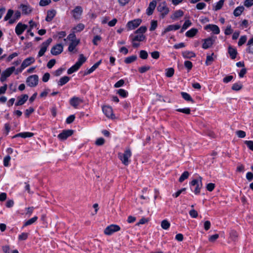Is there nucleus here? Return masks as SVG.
<instances>
[{"instance_id": "obj_15", "label": "nucleus", "mask_w": 253, "mask_h": 253, "mask_svg": "<svg viewBox=\"0 0 253 253\" xmlns=\"http://www.w3.org/2000/svg\"><path fill=\"white\" fill-rule=\"evenodd\" d=\"M157 5V1L156 0H153L150 2L149 6L147 9L146 13L148 15H151L153 14L154 10L155 9Z\"/></svg>"}, {"instance_id": "obj_59", "label": "nucleus", "mask_w": 253, "mask_h": 253, "mask_svg": "<svg viewBox=\"0 0 253 253\" xmlns=\"http://www.w3.org/2000/svg\"><path fill=\"white\" fill-rule=\"evenodd\" d=\"M184 66L186 68L188 69V70H190L192 69L193 64L190 61H185L184 62Z\"/></svg>"}, {"instance_id": "obj_27", "label": "nucleus", "mask_w": 253, "mask_h": 253, "mask_svg": "<svg viewBox=\"0 0 253 253\" xmlns=\"http://www.w3.org/2000/svg\"><path fill=\"white\" fill-rule=\"evenodd\" d=\"M183 15V12L181 10H178L175 11L172 15L171 16V18L173 20H175L179 17H182Z\"/></svg>"}, {"instance_id": "obj_28", "label": "nucleus", "mask_w": 253, "mask_h": 253, "mask_svg": "<svg viewBox=\"0 0 253 253\" xmlns=\"http://www.w3.org/2000/svg\"><path fill=\"white\" fill-rule=\"evenodd\" d=\"M244 7L243 6H238L235 8L233 12V14L235 16L237 17L240 16L243 12Z\"/></svg>"}, {"instance_id": "obj_7", "label": "nucleus", "mask_w": 253, "mask_h": 253, "mask_svg": "<svg viewBox=\"0 0 253 253\" xmlns=\"http://www.w3.org/2000/svg\"><path fill=\"white\" fill-rule=\"evenodd\" d=\"M120 230L119 226L115 224H112L107 226L104 230V234L107 235H110L113 233L118 231Z\"/></svg>"}, {"instance_id": "obj_22", "label": "nucleus", "mask_w": 253, "mask_h": 253, "mask_svg": "<svg viewBox=\"0 0 253 253\" xmlns=\"http://www.w3.org/2000/svg\"><path fill=\"white\" fill-rule=\"evenodd\" d=\"M228 53L229 54L231 58L232 59H234L237 56V51L235 48L229 46L228 47Z\"/></svg>"}, {"instance_id": "obj_52", "label": "nucleus", "mask_w": 253, "mask_h": 253, "mask_svg": "<svg viewBox=\"0 0 253 253\" xmlns=\"http://www.w3.org/2000/svg\"><path fill=\"white\" fill-rule=\"evenodd\" d=\"M84 28V25L82 23H79L77 25L76 27L74 28V29L76 31V32H79L83 30Z\"/></svg>"}, {"instance_id": "obj_23", "label": "nucleus", "mask_w": 253, "mask_h": 253, "mask_svg": "<svg viewBox=\"0 0 253 253\" xmlns=\"http://www.w3.org/2000/svg\"><path fill=\"white\" fill-rule=\"evenodd\" d=\"M15 70V68L14 66L9 67L6 69L5 71H4L2 73V74H3L6 78H8L12 74V73Z\"/></svg>"}, {"instance_id": "obj_25", "label": "nucleus", "mask_w": 253, "mask_h": 253, "mask_svg": "<svg viewBox=\"0 0 253 253\" xmlns=\"http://www.w3.org/2000/svg\"><path fill=\"white\" fill-rule=\"evenodd\" d=\"M198 30L196 28H192L190 30L188 31L186 34L185 35L186 37L189 38H192L194 37L197 33H198Z\"/></svg>"}, {"instance_id": "obj_26", "label": "nucleus", "mask_w": 253, "mask_h": 253, "mask_svg": "<svg viewBox=\"0 0 253 253\" xmlns=\"http://www.w3.org/2000/svg\"><path fill=\"white\" fill-rule=\"evenodd\" d=\"M101 60H100L99 61L97 62L95 64H94L90 69H89L86 72L84 73V75L90 74L92 72H93L101 64Z\"/></svg>"}, {"instance_id": "obj_18", "label": "nucleus", "mask_w": 253, "mask_h": 253, "mask_svg": "<svg viewBox=\"0 0 253 253\" xmlns=\"http://www.w3.org/2000/svg\"><path fill=\"white\" fill-rule=\"evenodd\" d=\"M35 58L33 57H29L26 58L22 62L21 66L23 68H25L35 62Z\"/></svg>"}, {"instance_id": "obj_48", "label": "nucleus", "mask_w": 253, "mask_h": 253, "mask_svg": "<svg viewBox=\"0 0 253 253\" xmlns=\"http://www.w3.org/2000/svg\"><path fill=\"white\" fill-rule=\"evenodd\" d=\"M78 44V42H72L69 45L68 50L70 52L73 51Z\"/></svg>"}, {"instance_id": "obj_37", "label": "nucleus", "mask_w": 253, "mask_h": 253, "mask_svg": "<svg viewBox=\"0 0 253 253\" xmlns=\"http://www.w3.org/2000/svg\"><path fill=\"white\" fill-rule=\"evenodd\" d=\"M80 68V67L78 65L75 64L73 66H72L68 70L67 73L68 74H71L74 72L77 71Z\"/></svg>"}, {"instance_id": "obj_43", "label": "nucleus", "mask_w": 253, "mask_h": 253, "mask_svg": "<svg viewBox=\"0 0 253 253\" xmlns=\"http://www.w3.org/2000/svg\"><path fill=\"white\" fill-rule=\"evenodd\" d=\"M117 93L123 97H126L128 95V92L124 89H119L118 90Z\"/></svg>"}, {"instance_id": "obj_38", "label": "nucleus", "mask_w": 253, "mask_h": 253, "mask_svg": "<svg viewBox=\"0 0 253 253\" xmlns=\"http://www.w3.org/2000/svg\"><path fill=\"white\" fill-rule=\"evenodd\" d=\"M37 219H38L37 216H35L33 217V218L26 221L24 224V226H27L32 224L33 223L35 222Z\"/></svg>"}, {"instance_id": "obj_44", "label": "nucleus", "mask_w": 253, "mask_h": 253, "mask_svg": "<svg viewBox=\"0 0 253 253\" xmlns=\"http://www.w3.org/2000/svg\"><path fill=\"white\" fill-rule=\"evenodd\" d=\"M147 30V27L145 26H141L137 30L135 31V33L143 34L145 33Z\"/></svg>"}, {"instance_id": "obj_9", "label": "nucleus", "mask_w": 253, "mask_h": 253, "mask_svg": "<svg viewBox=\"0 0 253 253\" xmlns=\"http://www.w3.org/2000/svg\"><path fill=\"white\" fill-rule=\"evenodd\" d=\"M74 131L72 129L63 130L61 133L58 135V138L61 140H66L68 137L73 134Z\"/></svg>"}, {"instance_id": "obj_6", "label": "nucleus", "mask_w": 253, "mask_h": 253, "mask_svg": "<svg viewBox=\"0 0 253 253\" xmlns=\"http://www.w3.org/2000/svg\"><path fill=\"white\" fill-rule=\"evenodd\" d=\"M83 9L82 6H77L73 9L71 12L73 17L76 20H79L82 15Z\"/></svg>"}, {"instance_id": "obj_13", "label": "nucleus", "mask_w": 253, "mask_h": 253, "mask_svg": "<svg viewBox=\"0 0 253 253\" xmlns=\"http://www.w3.org/2000/svg\"><path fill=\"white\" fill-rule=\"evenodd\" d=\"M83 102L81 98L74 96L70 100V104L71 106L76 108L77 106Z\"/></svg>"}, {"instance_id": "obj_11", "label": "nucleus", "mask_w": 253, "mask_h": 253, "mask_svg": "<svg viewBox=\"0 0 253 253\" xmlns=\"http://www.w3.org/2000/svg\"><path fill=\"white\" fill-rule=\"evenodd\" d=\"M27 28L28 26L27 25L19 22L15 27V33L17 35H20Z\"/></svg>"}, {"instance_id": "obj_30", "label": "nucleus", "mask_w": 253, "mask_h": 253, "mask_svg": "<svg viewBox=\"0 0 253 253\" xmlns=\"http://www.w3.org/2000/svg\"><path fill=\"white\" fill-rule=\"evenodd\" d=\"M181 95L182 98L184 100H185L186 101H190L192 103H194V100L192 98L191 96L188 93H187V92H181Z\"/></svg>"}, {"instance_id": "obj_39", "label": "nucleus", "mask_w": 253, "mask_h": 253, "mask_svg": "<svg viewBox=\"0 0 253 253\" xmlns=\"http://www.w3.org/2000/svg\"><path fill=\"white\" fill-rule=\"evenodd\" d=\"M161 227L165 230H167L170 227V223L166 219L163 220L161 222Z\"/></svg>"}, {"instance_id": "obj_12", "label": "nucleus", "mask_w": 253, "mask_h": 253, "mask_svg": "<svg viewBox=\"0 0 253 253\" xmlns=\"http://www.w3.org/2000/svg\"><path fill=\"white\" fill-rule=\"evenodd\" d=\"M204 29L206 30H210L211 31L213 34H219L220 33V30H219V27L216 25H214V24H208V25H207Z\"/></svg>"}, {"instance_id": "obj_45", "label": "nucleus", "mask_w": 253, "mask_h": 253, "mask_svg": "<svg viewBox=\"0 0 253 253\" xmlns=\"http://www.w3.org/2000/svg\"><path fill=\"white\" fill-rule=\"evenodd\" d=\"M139 56L142 59H146L148 58V54L146 51L141 50L139 52Z\"/></svg>"}, {"instance_id": "obj_2", "label": "nucleus", "mask_w": 253, "mask_h": 253, "mask_svg": "<svg viewBox=\"0 0 253 253\" xmlns=\"http://www.w3.org/2000/svg\"><path fill=\"white\" fill-rule=\"evenodd\" d=\"M131 155V152L130 150L128 148L127 149L125 153L122 154L121 153L119 154V158L122 161V163L126 166L128 165L129 163L128 158L130 157Z\"/></svg>"}, {"instance_id": "obj_56", "label": "nucleus", "mask_w": 253, "mask_h": 253, "mask_svg": "<svg viewBox=\"0 0 253 253\" xmlns=\"http://www.w3.org/2000/svg\"><path fill=\"white\" fill-rule=\"evenodd\" d=\"M51 2V0H41L39 3L40 6H44L48 5Z\"/></svg>"}, {"instance_id": "obj_46", "label": "nucleus", "mask_w": 253, "mask_h": 253, "mask_svg": "<svg viewBox=\"0 0 253 253\" xmlns=\"http://www.w3.org/2000/svg\"><path fill=\"white\" fill-rule=\"evenodd\" d=\"M214 55V53H212L211 55H207L206 61V64L207 66L210 65L211 63L213 61V58H212V56Z\"/></svg>"}, {"instance_id": "obj_40", "label": "nucleus", "mask_w": 253, "mask_h": 253, "mask_svg": "<svg viewBox=\"0 0 253 253\" xmlns=\"http://www.w3.org/2000/svg\"><path fill=\"white\" fill-rule=\"evenodd\" d=\"M166 71V76L167 77L170 78L173 76L174 73V70L173 68H168Z\"/></svg>"}, {"instance_id": "obj_42", "label": "nucleus", "mask_w": 253, "mask_h": 253, "mask_svg": "<svg viewBox=\"0 0 253 253\" xmlns=\"http://www.w3.org/2000/svg\"><path fill=\"white\" fill-rule=\"evenodd\" d=\"M243 85L240 83L234 84L232 86V89L235 91L240 90L242 88Z\"/></svg>"}, {"instance_id": "obj_16", "label": "nucleus", "mask_w": 253, "mask_h": 253, "mask_svg": "<svg viewBox=\"0 0 253 253\" xmlns=\"http://www.w3.org/2000/svg\"><path fill=\"white\" fill-rule=\"evenodd\" d=\"M18 101L16 102V106H20L24 104L28 99V95L27 94H23L20 96L18 97Z\"/></svg>"}, {"instance_id": "obj_17", "label": "nucleus", "mask_w": 253, "mask_h": 253, "mask_svg": "<svg viewBox=\"0 0 253 253\" xmlns=\"http://www.w3.org/2000/svg\"><path fill=\"white\" fill-rule=\"evenodd\" d=\"M180 28L179 25H169L165 29L164 31L162 33V36H164L167 32L177 30Z\"/></svg>"}, {"instance_id": "obj_29", "label": "nucleus", "mask_w": 253, "mask_h": 253, "mask_svg": "<svg viewBox=\"0 0 253 253\" xmlns=\"http://www.w3.org/2000/svg\"><path fill=\"white\" fill-rule=\"evenodd\" d=\"M70 77L68 76H64L60 79L58 82V84L59 86H62L68 83Z\"/></svg>"}, {"instance_id": "obj_47", "label": "nucleus", "mask_w": 253, "mask_h": 253, "mask_svg": "<svg viewBox=\"0 0 253 253\" xmlns=\"http://www.w3.org/2000/svg\"><path fill=\"white\" fill-rule=\"evenodd\" d=\"M176 111L183 113L186 114H190L191 112V110L189 108H185L183 109H177L176 110Z\"/></svg>"}, {"instance_id": "obj_10", "label": "nucleus", "mask_w": 253, "mask_h": 253, "mask_svg": "<svg viewBox=\"0 0 253 253\" xmlns=\"http://www.w3.org/2000/svg\"><path fill=\"white\" fill-rule=\"evenodd\" d=\"M63 50V46L62 44L58 43L53 46L50 50L51 53L53 55L60 54Z\"/></svg>"}, {"instance_id": "obj_57", "label": "nucleus", "mask_w": 253, "mask_h": 253, "mask_svg": "<svg viewBox=\"0 0 253 253\" xmlns=\"http://www.w3.org/2000/svg\"><path fill=\"white\" fill-rule=\"evenodd\" d=\"M55 63H56L55 59H51L48 62V63L47 64V67L49 69H51L55 65Z\"/></svg>"}, {"instance_id": "obj_55", "label": "nucleus", "mask_w": 253, "mask_h": 253, "mask_svg": "<svg viewBox=\"0 0 253 253\" xmlns=\"http://www.w3.org/2000/svg\"><path fill=\"white\" fill-rule=\"evenodd\" d=\"M10 159H11V158L9 155H7L4 158L3 165L5 167H8L9 166V163Z\"/></svg>"}, {"instance_id": "obj_21", "label": "nucleus", "mask_w": 253, "mask_h": 253, "mask_svg": "<svg viewBox=\"0 0 253 253\" xmlns=\"http://www.w3.org/2000/svg\"><path fill=\"white\" fill-rule=\"evenodd\" d=\"M56 13V10L54 9L47 11L45 20L47 22L51 21L55 16Z\"/></svg>"}, {"instance_id": "obj_62", "label": "nucleus", "mask_w": 253, "mask_h": 253, "mask_svg": "<svg viewBox=\"0 0 253 253\" xmlns=\"http://www.w3.org/2000/svg\"><path fill=\"white\" fill-rule=\"evenodd\" d=\"M28 234L27 233H22L18 236V239L19 240H25L28 238Z\"/></svg>"}, {"instance_id": "obj_31", "label": "nucleus", "mask_w": 253, "mask_h": 253, "mask_svg": "<svg viewBox=\"0 0 253 253\" xmlns=\"http://www.w3.org/2000/svg\"><path fill=\"white\" fill-rule=\"evenodd\" d=\"M145 36L143 34L137 35L134 37H133L132 39V42H134L135 41L142 42L145 39Z\"/></svg>"}, {"instance_id": "obj_60", "label": "nucleus", "mask_w": 253, "mask_h": 253, "mask_svg": "<svg viewBox=\"0 0 253 253\" xmlns=\"http://www.w3.org/2000/svg\"><path fill=\"white\" fill-rule=\"evenodd\" d=\"M34 112V109L33 107H30L25 111V115L26 117H28L31 114Z\"/></svg>"}, {"instance_id": "obj_1", "label": "nucleus", "mask_w": 253, "mask_h": 253, "mask_svg": "<svg viewBox=\"0 0 253 253\" xmlns=\"http://www.w3.org/2000/svg\"><path fill=\"white\" fill-rule=\"evenodd\" d=\"M202 180V177L201 176H199V179H193L190 183L191 190H193L194 192L196 195H198L200 193V190L203 185Z\"/></svg>"}, {"instance_id": "obj_32", "label": "nucleus", "mask_w": 253, "mask_h": 253, "mask_svg": "<svg viewBox=\"0 0 253 253\" xmlns=\"http://www.w3.org/2000/svg\"><path fill=\"white\" fill-rule=\"evenodd\" d=\"M86 59V58L84 56V55L81 54L80 55L78 61L75 64L80 67L82 64L85 62Z\"/></svg>"}, {"instance_id": "obj_19", "label": "nucleus", "mask_w": 253, "mask_h": 253, "mask_svg": "<svg viewBox=\"0 0 253 253\" xmlns=\"http://www.w3.org/2000/svg\"><path fill=\"white\" fill-rule=\"evenodd\" d=\"M102 111L108 118H112L113 116V110L109 106H104L102 107Z\"/></svg>"}, {"instance_id": "obj_33", "label": "nucleus", "mask_w": 253, "mask_h": 253, "mask_svg": "<svg viewBox=\"0 0 253 253\" xmlns=\"http://www.w3.org/2000/svg\"><path fill=\"white\" fill-rule=\"evenodd\" d=\"M136 55H132L130 56H128L125 58V62L126 64H130L134 61H135L137 59Z\"/></svg>"}, {"instance_id": "obj_36", "label": "nucleus", "mask_w": 253, "mask_h": 253, "mask_svg": "<svg viewBox=\"0 0 253 253\" xmlns=\"http://www.w3.org/2000/svg\"><path fill=\"white\" fill-rule=\"evenodd\" d=\"M20 7L22 9L23 13L25 14H28L31 11L29 6L27 5L21 4Z\"/></svg>"}, {"instance_id": "obj_61", "label": "nucleus", "mask_w": 253, "mask_h": 253, "mask_svg": "<svg viewBox=\"0 0 253 253\" xmlns=\"http://www.w3.org/2000/svg\"><path fill=\"white\" fill-rule=\"evenodd\" d=\"M191 24L192 23L190 20H186L182 26V30H186L188 27L191 26Z\"/></svg>"}, {"instance_id": "obj_41", "label": "nucleus", "mask_w": 253, "mask_h": 253, "mask_svg": "<svg viewBox=\"0 0 253 253\" xmlns=\"http://www.w3.org/2000/svg\"><path fill=\"white\" fill-rule=\"evenodd\" d=\"M189 175V173L187 171H184L180 176V177L179 178V181L180 182H182L183 181H184L185 179L188 178V176Z\"/></svg>"}, {"instance_id": "obj_58", "label": "nucleus", "mask_w": 253, "mask_h": 253, "mask_svg": "<svg viewBox=\"0 0 253 253\" xmlns=\"http://www.w3.org/2000/svg\"><path fill=\"white\" fill-rule=\"evenodd\" d=\"M215 188V184L212 183H210L207 185L206 188L209 191H212Z\"/></svg>"}, {"instance_id": "obj_3", "label": "nucleus", "mask_w": 253, "mask_h": 253, "mask_svg": "<svg viewBox=\"0 0 253 253\" xmlns=\"http://www.w3.org/2000/svg\"><path fill=\"white\" fill-rule=\"evenodd\" d=\"M157 10L159 12L161 13V16L163 18L167 15L169 11V8L167 6L166 1H163L159 3L157 7Z\"/></svg>"}, {"instance_id": "obj_35", "label": "nucleus", "mask_w": 253, "mask_h": 253, "mask_svg": "<svg viewBox=\"0 0 253 253\" xmlns=\"http://www.w3.org/2000/svg\"><path fill=\"white\" fill-rule=\"evenodd\" d=\"M224 0H220L218 2H217L215 6H213V10L214 11H217L220 9L224 3Z\"/></svg>"}, {"instance_id": "obj_53", "label": "nucleus", "mask_w": 253, "mask_h": 253, "mask_svg": "<svg viewBox=\"0 0 253 253\" xmlns=\"http://www.w3.org/2000/svg\"><path fill=\"white\" fill-rule=\"evenodd\" d=\"M101 37L100 36L96 35L94 37L92 40V42L94 45H97L98 44V42H100L101 40Z\"/></svg>"}, {"instance_id": "obj_14", "label": "nucleus", "mask_w": 253, "mask_h": 253, "mask_svg": "<svg viewBox=\"0 0 253 253\" xmlns=\"http://www.w3.org/2000/svg\"><path fill=\"white\" fill-rule=\"evenodd\" d=\"M204 41V42L202 45V47L204 49H208L211 47L214 42V40L212 38H208L205 39Z\"/></svg>"}, {"instance_id": "obj_20", "label": "nucleus", "mask_w": 253, "mask_h": 253, "mask_svg": "<svg viewBox=\"0 0 253 253\" xmlns=\"http://www.w3.org/2000/svg\"><path fill=\"white\" fill-rule=\"evenodd\" d=\"M34 135V133L30 132H24L17 133L12 137V138H15L18 137H21L24 138L27 137H31Z\"/></svg>"}, {"instance_id": "obj_54", "label": "nucleus", "mask_w": 253, "mask_h": 253, "mask_svg": "<svg viewBox=\"0 0 253 253\" xmlns=\"http://www.w3.org/2000/svg\"><path fill=\"white\" fill-rule=\"evenodd\" d=\"M157 27V21L153 20L151 22V27L150 28V31H154Z\"/></svg>"}, {"instance_id": "obj_64", "label": "nucleus", "mask_w": 253, "mask_h": 253, "mask_svg": "<svg viewBox=\"0 0 253 253\" xmlns=\"http://www.w3.org/2000/svg\"><path fill=\"white\" fill-rule=\"evenodd\" d=\"M248 47L246 49V51L248 53L253 54V44L247 45Z\"/></svg>"}, {"instance_id": "obj_5", "label": "nucleus", "mask_w": 253, "mask_h": 253, "mask_svg": "<svg viewBox=\"0 0 253 253\" xmlns=\"http://www.w3.org/2000/svg\"><path fill=\"white\" fill-rule=\"evenodd\" d=\"M52 40L51 38H48L45 42H43L41 45V48L39 51L38 56L41 57L43 56L47 50V48L49 45L52 42Z\"/></svg>"}, {"instance_id": "obj_24", "label": "nucleus", "mask_w": 253, "mask_h": 253, "mask_svg": "<svg viewBox=\"0 0 253 253\" xmlns=\"http://www.w3.org/2000/svg\"><path fill=\"white\" fill-rule=\"evenodd\" d=\"M182 54L184 58L190 59L192 57H195L196 54L194 52L190 51H185L182 52Z\"/></svg>"}, {"instance_id": "obj_49", "label": "nucleus", "mask_w": 253, "mask_h": 253, "mask_svg": "<svg viewBox=\"0 0 253 253\" xmlns=\"http://www.w3.org/2000/svg\"><path fill=\"white\" fill-rule=\"evenodd\" d=\"M13 14V10L9 9L7 11L6 15H5V16L4 18V20L7 21V20H9Z\"/></svg>"}, {"instance_id": "obj_51", "label": "nucleus", "mask_w": 253, "mask_h": 253, "mask_svg": "<svg viewBox=\"0 0 253 253\" xmlns=\"http://www.w3.org/2000/svg\"><path fill=\"white\" fill-rule=\"evenodd\" d=\"M150 69L149 66H144L140 67L138 69V71L140 73H144Z\"/></svg>"}, {"instance_id": "obj_8", "label": "nucleus", "mask_w": 253, "mask_h": 253, "mask_svg": "<svg viewBox=\"0 0 253 253\" xmlns=\"http://www.w3.org/2000/svg\"><path fill=\"white\" fill-rule=\"evenodd\" d=\"M141 22V19L139 18L136 19L129 21L126 24V27L128 30H133L139 26Z\"/></svg>"}, {"instance_id": "obj_50", "label": "nucleus", "mask_w": 253, "mask_h": 253, "mask_svg": "<svg viewBox=\"0 0 253 253\" xmlns=\"http://www.w3.org/2000/svg\"><path fill=\"white\" fill-rule=\"evenodd\" d=\"M247 41V37L246 36H242L240 37L238 42V45L241 46L244 44Z\"/></svg>"}, {"instance_id": "obj_34", "label": "nucleus", "mask_w": 253, "mask_h": 253, "mask_svg": "<svg viewBox=\"0 0 253 253\" xmlns=\"http://www.w3.org/2000/svg\"><path fill=\"white\" fill-rule=\"evenodd\" d=\"M238 237V234L235 230H231L230 233V238L233 241H236Z\"/></svg>"}, {"instance_id": "obj_63", "label": "nucleus", "mask_w": 253, "mask_h": 253, "mask_svg": "<svg viewBox=\"0 0 253 253\" xmlns=\"http://www.w3.org/2000/svg\"><path fill=\"white\" fill-rule=\"evenodd\" d=\"M245 143L247 145L250 150L253 151V141L246 140L245 141Z\"/></svg>"}, {"instance_id": "obj_4", "label": "nucleus", "mask_w": 253, "mask_h": 253, "mask_svg": "<svg viewBox=\"0 0 253 253\" xmlns=\"http://www.w3.org/2000/svg\"><path fill=\"white\" fill-rule=\"evenodd\" d=\"M39 77L37 75L29 76L26 79V83L30 87H35L38 84Z\"/></svg>"}]
</instances>
